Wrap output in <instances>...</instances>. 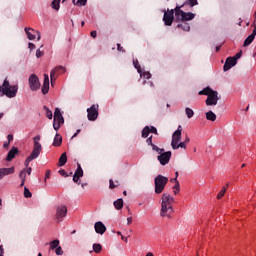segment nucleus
<instances>
[{
    "label": "nucleus",
    "mask_w": 256,
    "mask_h": 256,
    "mask_svg": "<svg viewBox=\"0 0 256 256\" xmlns=\"http://www.w3.org/2000/svg\"><path fill=\"white\" fill-rule=\"evenodd\" d=\"M207 121H217V115L213 111H208L206 113Z\"/></svg>",
    "instance_id": "obj_26"
},
{
    "label": "nucleus",
    "mask_w": 256,
    "mask_h": 256,
    "mask_svg": "<svg viewBox=\"0 0 256 256\" xmlns=\"http://www.w3.org/2000/svg\"><path fill=\"white\" fill-rule=\"evenodd\" d=\"M65 123V119L63 118V114L61 113V110L59 108L55 109L54 112V122H53V128L55 131H59L61 125Z\"/></svg>",
    "instance_id": "obj_7"
},
{
    "label": "nucleus",
    "mask_w": 256,
    "mask_h": 256,
    "mask_svg": "<svg viewBox=\"0 0 256 256\" xmlns=\"http://www.w3.org/2000/svg\"><path fill=\"white\" fill-rule=\"evenodd\" d=\"M110 189H115V183L113 182V180H110Z\"/></svg>",
    "instance_id": "obj_50"
},
{
    "label": "nucleus",
    "mask_w": 256,
    "mask_h": 256,
    "mask_svg": "<svg viewBox=\"0 0 256 256\" xmlns=\"http://www.w3.org/2000/svg\"><path fill=\"white\" fill-rule=\"evenodd\" d=\"M50 176H51V171L47 170L45 174L46 179H49Z\"/></svg>",
    "instance_id": "obj_54"
},
{
    "label": "nucleus",
    "mask_w": 256,
    "mask_h": 256,
    "mask_svg": "<svg viewBox=\"0 0 256 256\" xmlns=\"http://www.w3.org/2000/svg\"><path fill=\"white\" fill-rule=\"evenodd\" d=\"M221 50V46L216 47V51H220Z\"/></svg>",
    "instance_id": "obj_64"
},
{
    "label": "nucleus",
    "mask_w": 256,
    "mask_h": 256,
    "mask_svg": "<svg viewBox=\"0 0 256 256\" xmlns=\"http://www.w3.org/2000/svg\"><path fill=\"white\" fill-rule=\"evenodd\" d=\"M185 114L188 119H192L193 115H195V112L193 111V109L187 107L185 108Z\"/></svg>",
    "instance_id": "obj_32"
},
{
    "label": "nucleus",
    "mask_w": 256,
    "mask_h": 256,
    "mask_svg": "<svg viewBox=\"0 0 256 256\" xmlns=\"http://www.w3.org/2000/svg\"><path fill=\"white\" fill-rule=\"evenodd\" d=\"M175 17L176 21H181L180 24H178V29H182V31H190L191 26L186 21H193L195 19V14L191 12H184L181 10V7L177 6L175 8Z\"/></svg>",
    "instance_id": "obj_1"
},
{
    "label": "nucleus",
    "mask_w": 256,
    "mask_h": 256,
    "mask_svg": "<svg viewBox=\"0 0 256 256\" xmlns=\"http://www.w3.org/2000/svg\"><path fill=\"white\" fill-rule=\"evenodd\" d=\"M131 223H133V218L132 217H128L127 218V224L131 225Z\"/></svg>",
    "instance_id": "obj_53"
},
{
    "label": "nucleus",
    "mask_w": 256,
    "mask_h": 256,
    "mask_svg": "<svg viewBox=\"0 0 256 256\" xmlns=\"http://www.w3.org/2000/svg\"><path fill=\"white\" fill-rule=\"evenodd\" d=\"M117 47H118V51H125L123 50V47H121V44H117Z\"/></svg>",
    "instance_id": "obj_55"
},
{
    "label": "nucleus",
    "mask_w": 256,
    "mask_h": 256,
    "mask_svg": "<svg viewBox=\"0 0 256 256\" xmlns=\"http://www.w3.org/2000/svg\"><path fill=\"white\" fill-rule=\"evenodd\" d=\"M172 182L175 183V185L173 186L174 195H177V193H179V191H181V186L179 184V181H177V178L172 179Z\"/></svg>",
    "instance_id": "obj_27"
},
{
    "label": "nucleus",
    "mask_w": 256,
    "mask_h": 256,
    "mask_svg": "<svg viewBox=\"0 0 256 256\" xmlns=\"http://www.w3.org/2000/svg\"><path fill=\"white\" fill-rule=\"evenodd\" d=\"M77 177H83V168H81V164H78V167L74 173Z\"/></svg>",
    "instance_id": "obj_34"
},
{
    "label": "nucleus",
    "mask_w": 256,
    "mask_h": 256,
    "mask_svg": "<svg viewBox=\"0 0 256 256\" xmlns=\"http://www.w3.org/2000/svg\"><path fill=\"white\" fill-rule=\"evenodd\" d=\"M77 4L80 5L81 7H85V5H87V0H78Z\"/></svg>",
    "instance_id": "obj_44"
},
{
    "label": "nucleus",
    "mask_w": 256,
    "mask_h": 256,
    "mask_svg": "<svg viewBox=\"0 0 256 256\" xmlns=\"http://www.w3.org/2000/svg\"><path fill=\"white\" fill-rule=\"evenodd\" d=\"M19 91V85H11L9 80L5 79L2 84V93L6 95L8 99H13L17 97V92Z\"/></svg>",
    "instance_id": "obj_5"
},
{
    "label": "nucleus",
    "mask_w": 256,
    "mask_h": 256,
    "mask_svg": "<svg viewBox=\"0 0 256 256\" xmlns=\"http://www.w3.org/2000/svg\"><path fill=\"white\" fill-rule=\"evenodd\" d=\"M19 153V150L15 147H13L7 155L6 161H13V159H15V155Z\"/></svg>",
    "instance_id": "obj_22"
},
{
    "label": "nucleus",
    "mask_w": 256,
    "mask_h": 256,
    "mask_svg": "<svg viewBox=\"0 0 256 256\" xmlns=\"http://www.w3.org/2000/svg\"><path fill=\"white\" fill-rule=\"evenodd\" d=\"M42 93L43 95H47L49 93V75L44 74V83L42 86Z\"/></svg>",
    "instance_id": "obj_21"
},
{
    "label": "nucleus",
    "mask_w": 256,
    "mask_h": 256,
    "mask_svg": "<svg viewBox=\"0 0 256 256\" xmlns=\"http://www.w3.org/2000/svg\"><path fill=\"white\" fill-rule=\"evenodd\" d=\"M133 65L137 72L139 73L140 77H143V71L141 70V65H139V60H133Z\"/></svg>",
    "instance_id": "obj_29"
},
{
    "label": "nucleus",
    "mask_w": 256,
    "mask_h": 256,
    "mask_svg": "<svg viewBox=\"0 0 256 256\" xmlns=\"http://www.w3.org/2000/svg\"><path fill=\"white\" fill-rule=\"evenodd\" d=\"M103 250V247L101 246V244H93V252L94 253H101V251Z\"/></svg>",
    "instance_id": "obj_33"
},
{
    "label": "nucleus",
    "mask_w": 256,
    "mask_h": 256,
    "mask_svg": "<svg viewBox=\"0 0 256 256\" xmlns=\"http://www.w3.org/2000/svg\"><path fill=\"white\" fill-rule=\"evenodd\" d=\"M90 35L93 37V39H95V37H97V31H92Z\"/></svg>",
    "instance_id": "obj_51"
},
{
    "label": "nucleus",
    "mask_w": 256,
    "mask_h": 256,
    "mask_svg": "<svg viewBox=\"0 0 256 256\" xmlns=\"http://www.w3.org/2000/svg\"><path fill=\"white\" fill-rule=\"evenodd\" d=\"M150 133H155V135H157V128H155V127H151L150 128Z\"/></svg>",
    "instance_id": "obj_48"
},
{
    "label": "nucleus",
    "mask_w": 256,
    "mask_h": 256,
    "mask_svg": "<svg viewBox=\"0 0 256 256\" xmlns=\"http://www.w3.org/2000/svg\"><path fill=\"white\" fill-rule=\"evenodd\" d=\"M50 249L55 251V249L59 246V239H55L49 243Z\"/></svg>",
    "instance_id": "obj_31"
},
{
    "label": "nucleus",
    "mask_w": 256,
    "mask_h": 256,
    "mask_svg": "<svg viewBox=\"0 0 256 256\" xmlns=\"http://www.w3.org/2000/svg\"><path fill=\"white\" fill-rule=\"evenodd\" d=\"M157 159H158L160 165H167V163H169V161H171V151L162 152V153L158 154Z\"/></svg>",
    "instance_id": "obj_14"
},
{
    "label": "nucleus",
    "mask_w": 256,
    "mask_h": 256,
    "mask_svg": "<svg viewBox=\"0 0 256 256\" xmlns=\"http://www.w3.org/2000/svg\"><path fill=\"white\" fill-rule=\"evenodd\" d=\"M28 84L31 91H39L41 89V82L36 74H31L28 78Z\"/></svg>",
    "instance_id": "obj_9"
},
{
    "label": "nucleus",
    "mask_w": 256,
    "mask_h": 256,
    "mask_svg": "<svg viewBox=\"0 0 256 256\" xmlns=\"http://www.w3.org/2000/svg\"><path fill=\"white\" fill-rule=\"evenodd\" d=\"M55 253H56V255H63V248H61V246H58L55 249Z\"/></svg>",
    "instance_id": "obj_40"
},
{
    "label": "nucleus",
    "mask_w": 256,
    "mask_h": 256,
    "mask_svg": "<svg viewBox=\"0 0 256 256\" xmlns=\"http://www.w3.org/2000/svg\"><path fill=\"white\" fill-rule=\"evenodd\" d=\"M199 95H206V105L208 107H215L219 102V92L211 89L210 87L204 88L202 91L199 92Z\"/></svg>",
    "instance_id": "obj_4"
},
{
    "label": "nucleus",
    "mask_w": 256,
    "mask_h": 256,
    "mask_svg": "<svg viewBox=\"0 0 256 256\" xmlns=\"http://www.w3.org/2000/svg\"><path fill=\"white\" fill-rule=\"evenodd\" d=\"M32 171H33V169H31V168H24L19 173V179L21 181L20 187H23L25 185V181H26L27 175H31Z\"/></svg>",
    "instance_id": "obj_15"
},
{
    "label": "nucleus",
    "mask_w": 256,
    "mask_h": 256,
    "mask_svg": "<svg viewBox=\"0 0 256 256\" xmlns=\"http://www.w3.org/2000/svg\"><path fill=\"white\" fill-rule=\"evenodd\" d=\"M24 31L30 41L35 40L36 37H37V41L41 40V33H39V31L33 28H25Z\"/></svg>",
    "instance_id": "obj_13"
},
{
    "label": "nucleus",
    "mask_w": 256,
    "mask_h": 256,
    "mask_svg": "<svg viewBox=\"0 0 256 256\" xmlns=\"http://www.w3.org/2000/svg\"><path fill=\"white\" fill-rule=\"evenodd\" d=\"M226 191H227V188H226V187H223V188L220 190V192L218 193L217 199L223 198L224 195H225V193H226Z\"/></svg>",
    "instance_id": "obj_36"
},
{
    "label": "nucleus",
    "mask_w": 256,
    "mask_h": 256,
    "mask_svg": "<svg viewBox=\"0 0 256 256\" xmlns=\"http://www.w3.org/2000/svg\"><path fill=\"white\" fill-rule=\"evenodd\" d=\"M9 143H10V142H5V143L3 144V147H4L5 149H7V147H9Z\"/></svg>",
    "instance_id": "obj_57"
},
{
    "label": "nucleus",
    "mask_w": 256,
    "mask_h": 256,
    "mask_svg": "<svg viewBox=\"0 0 256 256\" xmlns=\"http://www.w3.org/2000/svg\"><path fill=\"white\" fill-rule=\"evenodd\" d=\"M43 55H44V52L41 51V49H37L36 50V57H37V59H40V57H43Z\"/></svg>",
    "instance_id": "obj_41"
},
{
    "label": "nucleus",
    "mask_w": 256,
    "mask_h": 256,
    "mask_svg": "<svg viewBox=\"0 0 256 256\" xmlns=\"http://www.w3.org/2000/svg\"><path fill=\"white\" fill-rule=\"evenodd\" d=\"M251 35H254V37H256V26H255L254 30L252 31Z\"/></svg>",
    "instance_id": "obj_58"
},
{
    "label": "nucleus",
    "mask_w": 256,
    "mask_h": 256,
    "mask_svg": "<svg viewBox=\"0 0 256 256\" xmlns=\"http://www.w3.org/2000/svg\"><path fill=\"white\" fill-rule=\"evenodd\" d=\"M4 250H3V246H0V256H3Z\"/></svg>",
    "instance_id": "obj_56"
},
{
    "label": "nucleus",
    "mask_w": 256,
    "mask_h": 256,
    "mask_svg": "<svg viewBox=\"0 0 256 256\" xmlns=\"http://www.w3.org/2000/svg\"><path fill=\"white\" fill-rule=\"evenodd\" d=\"M52 9H55V11H59L61 7V0H53L51 3Z\"/></svg>",
    "instance_id": "obj_28"
},
{
    "label": "nucleus",
    "mask_w": 256,
    "mask_h": 256,
    "mask_svg": "<svg viewBox=\"0 0 256 256\" xmlns=\"http://www.w3.org/2000/svg\"><path fill=\"white\" fill-rule=\"evenodd\" d=\"M60 175L67 177V172L65 170H59Z\"/></svg>",
    "instance_id": "obj_49"
},
{
    "label": "nucleus",
    "mask_w": 256,
    "mask_h": 256,
    "mask_svg": "<svg viewBox=\"0 0 256 256\" xmlns=\"http://www.w3.org/2000/svg\"><path fill=\"white\" fill-rule=\"evenodd\" d=\"M65 163H67V153H62V155L59 158V163H58V167H63V165H65Z\"/></svg>",
    "instance_id": "obj_25"
},
{
    "label": "nucleus",
    "mask_w": 256,
    "mask_h": 256,
    "mask_svg": "<svg viewBox=\"0 0 256 256\" xmlns=\"http://www.w3.org/2000/svg\"><path fill=\"white\" fill-rule=\"evenodd\" d=\"M151 133V128H149V126H146L143 130H142V137L147 138L149 137V134Z\"/></svg>",
    "instance_id": "obj_35"
},
{
    "label": "nucleus",
    "mask_w": 256,
    "mask_h": 256,
    "mask_svg": "<svg viewBox=\"0 0 256 256\" xmlns=\"http://www.w3.org/2000/svg\"><path fill=\"white\" fill-rule=\"evenodd\" d=\"M190 7H195V5H198L197 0H187L186 2Z\"/></svg>",
    "instance_id": "obj_39"
},
{
    "label": "nucleus",
    "mask_w": 256,
    "mask_h": 256,
    "mask_svg": "<svg viewBox=\"0 0 256 256\" xmlns=\"http://www.w3.org/2000/svg\"><path fill=\"white\" fill-rule=\"evenodd\" d=\"M87 117L89 121H97L99 117V105L93 104L90 108L87 109Z\"/></svg>",
    "instance_id": "obj_12"
},
{
    "label": "nucleus",
    "mask_w": 256,
    "mask_h": 256,
    "mask_svg": "<svg viewBox=\"0 0 256 256\" xmlns=\"http://www.w3.org/2000/svg\"><path fill=\"white\" fill-rule=\"evenodd\" d=\"M28 48L30 49V51H33V49H35V44L33 43H28Z\"/></svg>",
    "instance_id": "obj_47"
},
{
    "label": "nucleus",
    "mask_w": 256,
    "mask_h": 256,
    "mask_svg": "<svg viewBox=\"0 0 256 256\" xmlns=\"http://www.w3.org/2000/svg\"><path fill=\"white\" fill-rule=\"evenodd\" d=\"M173 203H175V198L169 193H164L161 197V210L160 215L162 217H171L173 215Z\"/></svg>",
    "instance_id": "obj_2"
},
{
    "label": "nucleus",
    "mask_w": 256,
    "mask_h": 256,
    "mask_svg": "<svg viewBox=\"0 0 256 256\" xmlns=\"http://www.w3.org/2000/svg\"><path fill=\"white\" fill-rule=\"evenodd\" d=\"M114 207H115V209H117L118 211H119L120 209H123V199L120 198V199L114 201Z\"/></svg>",
    "instance_id": "obj_30"
},
{
    "label": "nucleus",
    "mask_w": 256,
    "mask_h": 256,
    "mask_svg": "<svg viewBox=\"0 0 256 256\" xmlns=\"http://www.w3.org/2000/svg\"><path fill=\"white\" fill-rule=\"evenodd\" d=\"M253 41H255V34H250V35L244 40L243 47H249V45L252 44Z\"/></svg>",
    "instance_id": "obj_24"
},
{
    "label": "nucleus",
    "mask_w": 256,
    "mask_h": 256,
    "mask_svg": "<svg viewBox=\"0 0 256 256\" xmlns=\"http://www.w3.org/2000/svg\"><path fill=\"white\" fill-rule=\"evenodd\" d=\"M33 141H34L33 150L31 152V154L29 155V157H27V159L24 162L26 169L30 168L29 163L31 161H34V159H37V157H39V155H41V151H43V146L39 142V141H41V136L37 135L36 137L33 138Z\"/></svg>",
    "instance_id": "obj_3"
},
{
    "label": "nucleus",
    "mask_w": 256,
    "mask_h": 256,
    "mask_svg": "<svg viewBox=\"0 0 256 256\" xmlns=\"http://www.w3.org/2000/svg\"><path fill=\"white\" fill-rule=\"evenodd\" d=\"M81 130H77L76 133L72 136V137H77V135H79Z\"/></svg>",
    "instance_id": "obj_62"
},
{
    "label": "nucleus",
    "mask_w": 256,
    "mask_h": 256,
    "mask_svg": "<svg viewBox=\"0 0 256 256\" xmlns=\"http://www.w3.org/2000/svg\"><path fill=\"white\" fill-rule=\"evenodd\" d=\"M63 143V137H61V134H56L53 141L54 147H61V144Z\"/></svg>",
    "instance_id": "obj_23"
},
{
    "label": "nucleus",
    "mask_w": 256,
    "mask_h": 256,
    "mask_svg": "<svg viewBox=\"0 0 256 256\" xmlns=\"http://www.w3.org/2000/svg\"><path fill=\"white\" fill-rule=\"evenodd\" d=\"M121 239H122V241H125V243H127V237H125V236H121Z\"/></svg>",
    "instance_id": "obj_60"
},
{
    "label": "nucleus",
    "mask_w": 256,
    "mask_h": 256,
    "mask_svg": "<svg viewBox=\"0 0 256 256\" xmlns=\"http://www.w3.org/2000/svg\"><path fill=\"white\" fill-rule=\"evenodd\" d=\"M79 179H81V178L74 174V176H73L74 183H79Z\"/></svg>",
    "instance_id": "obj_46"
},
{
    "label": "nucleus",
    "mask_w": 256,
    "mask_h": 256,
    "mask_svg": "<svg viewBox=\"0 0 256 256\" xmlns=\"http://www.w3.org/2000/svg\"><path fill=\"white\" fill-rule=\"evenodd\" d=\"M66 71L67 69H65V67L63 66H57L54 69H52L50 72L51 85H54L55 81H57V77H59V75H63L64 73H66Z\"/></svg>",
    "instance_id": "obj_8"
},
{
    "label": "nucleus",
    "mask_w": 256,
    "mask_h": 256,
    "mask_svg": "<svg viewBox=\"0 0 256 256\" xmlns=\"http://www.w3.org/2000/svg\"><path fill=\"white\" fill-rule=\"evenodd\" d=\"M44 110L46 111V117L49 119H53V112L47 108V106H44Z\"/></svg>",
    "instance_id": "obj_37"
},
{
    "label": "nucleus",
    "mask_w": 256,
    "mask_h": 256,
    "mask_svg": "<svg viewBox=\"0 0 256 256\" xmlns=\"http://www.w3.org/2000/svg\"><path fill=\"white\" fill-rule=\"evenodd\" d=\"M235 65H237L236 59L233 58V57H228L226 59L225 64H224L223 70L224 71H229V69H231L232 67H235Z\"/></svg>",
    "instance_id": "obj_18"
},
{
    "label": "nucleus",
    "mask_w": 256,
    "mask_h": 256,
    "mask_svg": "<svg viewBox=\"0 0 256 256\" xmlns=\"http://www.w3.org/2000/svg\"><path fill=\"white\" fill-rule=\"evenodd\" d=\"M177 147L179 149V147H181V149H187V144L185 142H178Z\"/></svg>",
    "instance_id": "obj_42"
},
{
    "label": "nucleus",
    "mask_w": 256,
    "mask_h": 256,
    "mask_svg": "<svg viewBox=\"0 0 256 256\" xmlns=\"http://www.w3.org/2000/svg\"><path fill=\"white\" fill-rule=\"evenodd\" d=\"M67 217V206L65 205H60L56 208V214H55V219L57 223H61L63 219Z\"/></svg>",
    "instance_id": "obj_11"
},
{
    "label": "nucleus",
    "mask_w": 256,
    "mask_h": 256,
    "mask_svg": "<svg viewBox=\"0 0 256 256\" xmlns=\"http://www.w3.org/2000/svg\"><path fill=\"white\" fill-rule=\"evenodd\" d=\"M169 183V178L165 177L163 175H158L154 179V185H155V193L157 195H161L162 191H165V185Z\"/></svg>",
    "instance_id": "obj_6"
},
{
    "label": "nucleus",
    "mask_w": 256,
    "mask_h": 256,
    "mask_svg": "<svg viewBox=\"0 0 256 256\" xmlns=\"http://www.w3.org/2000/svg\"><path fill=\"white\" fill-rule=\"evenodd\" d=\"M13 173H15V167L0 168V181H3L7 175H13Z\"/></svg>",
    "instance_id": "obj_17"
},
{
    "label": "nucleus",
    "mask_w": 256,
    "mask_h": 256,
    "mask_svg": "<svg viewBox=\"0 0 256 256\" xmlns=\"http://www.w3.org/2000/svg\"><path fill=\"white\" fill-rule=\"evenodd\" d=\"M24 197L26 199H30V197H32L31 191H29V188L27 187L24 188Z\"/></svg>",
    "instance_id": "obj_38"
},
{
    "label": "nucleus",
    "mask_w": 256,
    "mask_h": 256,
    "mask_svg": "<svg viewBox=\"0 0 256 256\" xmlns=\"http://www.w3.org/2000/svg\"><path fill=\"white\" fill-rule=\"evenodd\" d=\"M173 19H174V12L173 10L166 12L163 17V21L165 25L170 27V25H173Z\"/></svg>",
    "instance_id": "obj_16"
},
{
    "label": "nucleus",
    "mask_w": 256,
    "mask_h": 256,
    "mask_svg": "<svg viewBox=\"0 0 256 256\" xmlns=\"http://www.w3.org/2000/svg\"><path fill=\"white\" fill-rule=\"evenodd\" d=\"M94 229L99 235H103L105 231H107V227H105V224H103V222H96L94 225Z\"/></svg>",
    "instance_id": "obj_19"
},
{
    "label": "nucleus",
    "mask_w": 256,
    "mask_h": 256,
    "mask_svg": "<svg viewBox=\"0 0 256 256\" xmlns=\"http://www.w3.org/2000/svg\"><path fill=\"white\" fill-rule=\"evenodd\" d=\"M144 79H149L151 77V72H142V76Z\"/></svg>",
    "instance_id": "obj_43"
},
{
    "label": "nucleus",
    "mask_w": 256,
    "mask_h": 256,
    "mask_svg": "<svg viewBox=\"0 0 256 256\" xmlns=\"http://www.w3.org/2000/svg\"><path fill=\"white\" fill-rule=\"evenodd\" d=\"M147 145H150L152 148V151H156V153L160 154L165 151L164 149L159 148L157 145L153 144V136H150L147 140Z\"/></svg>",
    "instance_id": "obj_20"
},
{
    "label": "nucleus",
    "mask_w": 256,
    "mask_h": 256,
    "mask_svg": "<svg viewBox=\"0 0 256 256\" xmlns=\"http://www.w3.org/2000/svg\"><path fill=\"white\" fill-rule=\"evenodd\" d=\"M182 131H183V128L181 127V125H179L177 130L172 135L171 147L174 150L179 149V146H177V144L181 141V132Z\"/></svg>",
    "instance_id": "obj_10"
},
{
    "label": "nucleus",
    "mask_w": 256,
    "mask_h": 256,
    "mask_svg": "<svg viewBox=\"0 0 256 256\" xmlns=\"http://www.w3.org/2000/svg\"><path fill=\"white\" fill-rule=\"evenodd\" d=\"M1 209H3V200H1V198H0V211H1Z\"/></svg>",
    "instance_id": "obj_61"
},
{
    "label": "nucleus",
    "mask_w": 256,
    "mask_h": 256,
    "mask_svg": "<svg viewBox=\"0 0 256 256\" xmlns=\"http://www.w3.org/2000/svg\"><path fill=\"white\" fill-rule=\"evenodd\" d=\"M241 55H243V53L240 51L238 52L234 57H232L233 59H236V63L238 59H241Z\"/></svg>",
    "instance_id": "obj_45"
},
{
    "label": "nucleus",
    "mask_w": 256,
    "mask_h": 256,
    "mask_svg": "<svg viewBox=\"0 0 256 256\" xmlns=\"http://www.w3.org/2000/svg\"><path fill=\"white\" fill-rule=\"evenodd\" d=\"M146 256H155V255H153L152 252H148V253L146 254Z\"/></svg>",
    "instance_id": "obj_63"
},
{
    "label": "nucleus",
    "mask_w": 256,
    "mask_h": 256,
    "mask_svg": "<svg viewBox=\"0 0 256 256\" xmlns=\"http://www.w3.org/2000/svg\"><path fill=\"white\" fill-rule=\"evenodd\" d=\"M7 139H8V143H11V141H13V135L9 134L7 136Z\"/></svg>",
    "instance_id": "obj_52"
},
{
    "label": "nucleus",
    "mask_w": 256,
    "mask_h": 256,
    "mask_svg": "<svg viewBox=\"0 0 256 256\" xmlns=\"http://www.w3.org/2000/svg\"><path fill=\"white\" fill-rule=\"evenodd\" d=\"M189 141H191V139H189V137H186L184 143L187 145V143H189Z\"/></svg>",
    "instance_id": "obj_59"
}]
</instances>
